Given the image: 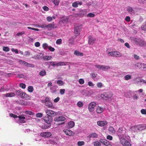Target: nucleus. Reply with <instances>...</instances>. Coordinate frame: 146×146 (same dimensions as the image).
Instances as JSON below:
<instances>
[{
  "label": "nucleus",
  "mask_w": 146,
  "mask_h": 146,
  "mask_svg": "<svg viewBox=\"0 0 146 146\" xmlns=\"http://www.w3.org/2000/svg\"><path fill=\"white\" fill-rule=\"evenodd\" d=\"M109 131L111 132L112 133H115V130L113 127H110L109 128Z\"/></svg>",
  "instance_id": "46"
},
{
  "label": "nucleus",
  "mask_w": 146,
  "mask_h": 146,
  "mask_svg": "<svg viewBox=\"0 0 146 146\" xmlns=\"http://www.w3.org/2000/svg\"><path fill=\"white\" fill-rule=\"evenodd\" d=\"M68 125L69 128H72L74 125V121H71L68 123Z\"/></svg>",
  "instance_id": "35"
},
{
  "label": "nucleus",
  "mask_w": 146,
  "mask_h": 146,
  "mask_svg": "<svg viewBox=\"0 0 146 146\" xmlns=\"http://www.w3.org/2000/svg\"><path fill=\"white\" fill-rule=\"evenodd\" d=\"M130 38L131 40L136 44L140 46H144L146 44L145 42L143 39L133 37H131Z\"/></svg>",
  "instance_id": "1"
},
{
  "label": "nucleus",
  "mask_w": 146,
  "mask_h": 146,
  "mask_svg": "<svg viewBox=\"0 0 146 146\" xmlns=\"http://www.w3.org/2000/svg\"><path fill=\"white\" fill-rule=\"evenodd\" d=\"M79 83L80 84H82L84 82V80L83 79L81 78L79 80Z\"/></svg>",
  "instance_id": "54"
},
{
  "label": "nucleus",
  "mask_w": 146,
  "mask_h": 146,
  "mask_svg": "<svg viewBox=\"0 0 146 146\" xmlns=\"http://www.w3.org/2000/svg\"><path fill=\"white\" fill-rule=\"evenodd\" d=\"M87 13L86 9L81 10L78 13L75 14V16L76 17H83Z\"/></svg>",
  "instance_id": "8"
},
{
  "label": "nucleus",
  "mask_w": 146,
  "mask_h": 146,
  "mask_svg": "<svg viewBox=\"0 0 146 146\" xmlns=\"http://www.w3.org/2000/svg\"><path fill=\"white\" fill-rule=\"evenodd\" d=\"M52 120V118L50 116H46L44 118V121L47 123L45 125V128H48L51 126V123Z\"/></svg>",
  "instance_id": "4"
},
{
  "label": "nucleus",
  "mask_w": 146,
  "mask_h": 146,
  "mask_svg": "<svg viewBox=\"0 0 146 146\" xmlns=\"http://www.w3.org/2000/svg\"><path fill=\"white\" fill-rule=\"evenodd\" d=\"M139 2L141 4H146V0H138Z\"/></svg>",
  "instance_id": "58"
},
{
  "label": "nucleus",
  "mask_w": 146,
  "mask_h": 146,
  "mask_svg": "<svg viewBox=\"0 0 146 146\" xmlns=\"http://www.w3.org/2000/svg\"><path fill=\"white\" fill-rule=\"evenodd\" d=\"M28 91L30 92H32L33 90V86H30L28 87Z\"/></svg>",
  "instance_id": "45"
},
{
  "label": "nucleus",
  "mask_w": 146,
  "mask_h": 146,
  "mask_svg": "<svg viewBox=\"0 0 146 146\" xmlns=\"http://www.w3.org/2000/svg\"><path fill=\"white\" fill-rule=\"evenodd\" d=\"M144 125V124L137 125L135 126L134 128L136 131L137 130H141L145 129Z\"/></svg>",
  "instance_id": "18"
},
{
  "label": "nucleus",
  "mask_w": 146,
  "mask_h": 146,
  "mask_svg": "<svg viewBox=\"0 0 146 146\" xmlns=\"http://www.w3.org/2000/svg\"><path fill=\"white\" fill-rule=\"evenodd\" d=\"M59 2L60 1L59 0H55L54 2H53V3L55 6H58L59 5Z\"/></svg>",
  "instance_id": "50"
},
{
  "label": "nucleus",
  "mask_w": 146,
  "mask_h": 146,
  "mask_svg": "<svg viewBox=\"0 0 146 146\" xmlns=\"http://www.w3.org/2000/svg\"><path fill=\"white\" fill-rule=\"evenodd\" d=\"M41 136L45 138H48L50 137L52 135L51 132H44L40 133Z\"/></svg>",
  "instance_id": "14"
},
{
  "label": "nucleus",
  "mask_w": 146,
  "mask_h": 146,
  "mask_svg": "<svg viewBox=\"0 0 146 146\" xmlns=\"http://www.w3.org/2000/svg\"><path fill=\"white\" fill-rule=\"evenodd\" d=\"M45 104L46 106L51 108H53L54 107L52 103L50 101L45 102Z\"/></svg>",
  "instance_id": "28"
},
{
  "label": "nucleus",
  "mask_w": 146,
  "mask_h": 146,
  "mask_svg": "<svg viewBox=\"0 0 146 146\" xmlns=\"http://www.w3.org/2000/svg\"><path fill=\"white\" fill-rule=\"evenodd\" d=\"M19 62L20 64H23L25 66H28L29 67H34V65L33 64L29 63L25 61H23L22 60H20Z\"/></svg>",
  "instance_id": "19"
},
{
  "label": "nucleus",
  "mask_w": 146,
  "mask_h": 146,
  "mask_svg": "<svg viewBox=\"0 0 146 146\" xmlns=\"http://www.w3.org/2000/svg\"><path fill=\"white\" fill-rule=\"evenodd\" d=\"M25 112L26 114L30 115H32L34 114L33 112L29 110L25 111Z\"/></svg>",
  "instance_id": "40"
},
{
  "label": "nucleus",
  "mask_w": 146,
  "mask_h": 146,
  "mask_svg": "<svg viewBox=\"0 0 146 146\" xmlns=\"http://www.w3.org/2000/svg\"><path fill=\"white\" fill-rule=\"evenodd\" d=\"M47 64L52 66H56V62H47Z\"/></svg>",
  "instance_id": "38"
},
{
  "label": "nucleus",
  "mask_w": 146,
  "mask_h": 146,
  "mask_svg": "<svg viewBox=\"0 0 146 146\" xmlns=\"http://www.w3.org/2000/svg\"><path fill=\"white\" fill-rule=\"evenodd\" d=\"M125 133V129L123 128H119L117 132V134L118 136L119 139H120V138H123L125 137L126 138V139L128 140L129 137V136H126L124 135V134Z\"/></svg>",
  "instance_id": "3"
},
{
  "label": "nucleus",
  "mask_w": 146,
  "mask_h": 146,
  "mask_svg": "<svg viewBox=\"0 0 146 146\" xmlns=\"http://www.w3.org/2000/svg\"><path fill=\"white\" fill-rule=\"evenodd\" d=\"M66 118L63 116L56 117L54 119V121H64Z\"/></svg>",
  "instance_id": "16"
},
{
  "label": "nucleus",
  "mask_w": 146,
  "mask_h": 146,
  "mask_svg": "<svg viewBox=\"0 0 146 146\" xmlns=\"http://www.w3.org/2000/svg\"><path fill=\"white\" fill-rule=\"evenodd\" d=\"M50 90L52 93H54L56 92V88L55 86H53L50 87Z\"/></svg>",
  "instance_id": "32"
},
{
  "label": "nucleus",
  "mask_w": 146,
  "mask_h": 146,
  "mask_svg": "<svg viewBox=\"0 0 146 146\" xmlns=\"http://www.w3.org/2000/svg\"><path fill=\"white\" fill-rule=\"evenodd\" d=\"M131 75L128 74L125 76L124 78L125 80H128L131 78Z\"/></svg>",
  "instance_id": "39"
},
{
  "label": "nucleus",
  "mask_w": 146,
  "mask_h": 146,
  "mask_svg": "<svg viewBox=\"0 0 146 146\" xmlns=\"http://www.w3.org/2000/svg\"><path fill=\"white\" fill-rule=\"evenodd\" d=\"M65 89H61L60 90V92L61 95H63L65 93Z\"/></svg>",
  "instance_id": "62"
},
{
  "label": "nucleus",
  "mask_w": 146,
  "mask_h": 146,
  "mask_svg": "<svg viewBox=\"0 0 146 146\" xmlns=\"http://www.w3.org/2000/svg\"><path fill=\"white\" fill-rule=\"evenodd\" d=\"M42 114L41 113H38L36 114V117H41L42 116Z\"/></svg>",
  "instance_id": "57"
},
{
  "label": "nucleus",
  "mask_w": 146,
  "mask_h": 146,
  "mask_svg": "<svg viewBox=\"0 0 146 146\" xmlns=\"http://www.w3.org/2000/svg\"><path fill=\"white\" fill-rule=\"evenodd\" d=\"M68 21V18L66 17H63L61 18V20L60 22V23H62L63 24H66Z\"/></svg>",
  "instance_id": "23"
},
{
  "label": "nucleus",
  "mask_w": 146,
  "mask_h": 146,
  "mask_svg": "<svg viewBox=\"0 0 146 146\" xmlns=\"http://www.w3.org/2000/svg\"><path fill=\"white\" fill-rule=\"evenodd\" d=\"M10 116L11 117H13L14 118H18V119H17L16 120L17 122L19 123H25V118L23 116L19 115L17 116V115L13 113L10 114Z\"/></svg>",
  "instance_id": "2"
},
{
  "label": "nucleus",
  "mask_w": 146,
  "mask_h": 146,
  "mask_svg": "<svg viewBox=\"0 0 146 146\" xmlns=\"http://www.w3.org/2000/svg\"><path fill=\"white\" fill-rule=\"evenodd\" d=\"M25 33V32L24 31H23L21 32H19L18 33L16 34V36H20L22 35H23Z\"/></svg>",
  "instance_id": "51"
},
{
  "label": "nucleus",
  "mask_w": 146,
  "mask_h": 146,
  "mask_svg": "<svg viewBox=\"0 0 146 146\" xmlns=\"http://www.w3.org/2000/svg\"><path fill=\"white\" fill-rule=\"evenodd\" d=\"M6 97H12L14 96L15 95V94L14 92L7 93L4 95Z\"/></svg>",
  "instance_id": "30"
},
{
  "label": "nucleus",
  "mask_w": 146,
  "mask_h": 146,
  "mask_svg": "<svg viewBox=\"0 0 146 146\" xmlns=\"http://www.w3.org/2000/svg\"><path fill=\"white\" fill-rule=\"evenodd\" d=\"M95 15L92 13H90L87 15V17H88L93 18L94 17Z\"/></svg>",
  "instance_id": "43"
},
{
  "label": "nucleus",
  "mask_w": 146,
  "mask_h": 146,
  "mask_svg": "<svg viewBox=\"0 0 146 146\" xmlns=\"http://www.w3.org/2000/svg\"><path fill=\"white\" fill-rule=\"evenodd\" d=\"M96 105V104L95 102H92L90 103L88 106V109L89 111L91 112L93 111Z\"/></svg>",
  "instance_id": "15"
},
{
  "label": "nucleus",
  "mask_w": 146,
  "mask_h": 146,
  "mask_svg": "<svg viewBox=\"0 0 146 146\" xmlns=\"http://www.w3.org/2000/svg\"><path fill=\"white\" fill-rule=\"evenodd\" d=\"M84 144V142L83 141H78V142L77 145L79 146H81Z\"/></svg>",
  "instance_id": "49"
},
{
  "label": "nucleus",
  "mask_w": 146,
  "mask_h": 146,
  "mask_svg": "<svg viewBox=\"0 0 146 146\" xmlns=\"http://www.w3.org/2000/svg\"><path fill=\"white\" fill-rule=\"evenodd\" d=\"M57 84L59 86H62L64 85V82L61 80H58L56 81Z\"/></svg>",
  "instance_id": "34"
},
{
  "label": "nucleus",
  "mask_w": 146,
  "mask_h": 146,
  "mask_svg": "<svg viewBox=\"0 0 146 146\" xmlns=\"http://www.w3.org/2000/svg\"><path fill=\"white\" fill-rule=\"evenodd\" d=\"M63 131L67 135L70 136L72 135L74 133L72 131L68 129L64 130Z\"/></svg>",
  "instance_id": "22"
},
{
  "label": "nucleus",
  "mask_w": 146,
  "mask_h": 146,
  "mask_svg": "<svg viewBox=\"0 0 146 146\" xmlns=\"http://www.w3.org/2000/svg\"><path fill=\"white\" fill-rule=\"evenodd\" d=\"M3 50L4 51L8 52L9 50V48L8 47L3 46Z\"/></svg>",
  "instance_id": "47"
},
{
  "label": "nucleus",
  "mask_w": 146,
  "mask_h": 146,
  "mask_svg": "<svg viewBox=\"0 0 146 146\" xmlns=\"http://www.w3.org/2000/svg\"><path fill=\"white\" fill-rule=\"evenodd\" d=\"M108 56L116 57H121L122 56L121 54L118 51H114L110 52L108 53Z\"/></svg>",
  "instance_id": "5"
},
{
  "label": "nucleus",
  "mask_w": 146,
  "mask_h": 146,
  "mask_svg": "<svg viewBox=\"0 0 146 146\" xmlns=\"http://www.w3.org/2000/svg\"><path fill=\"white\" fill-rule=\"evenodd\" d=\"M105 110V109L100 106H98L96 109V112L98 113H102Z\"/></svg>",
  "instance_id": "25"
},
{
  "label": "nucleus",
  "mask_w": 146,
  "mask_h": 146,
  "mask_svg": "<svg viewBox=\"0 0 146 146\" xmlns=\"http://www.w3.org/2000/svg\"><path fill=\"white\" fill-rule=\"evenodd\" d=\"M46 72L44 70H42L39 72V74L41 76H43L46 75Z\"/></svg>",
  "instance_id": "41"
},
{
  "label": "nucleus",
  "mask_w": 146,
  "mask_h": 146,
  "mask_svg": "<svg viewBox=\"0 0 146 146\" xmlns=\"http://www.w3.org/2000/svg\"><path fill=\"white\" fill-rule=\"evenodd\" d=\"M45 111L48 116H50L51 117L55 116L56 115V113L54 111L48 109L45 110Z\"/></svg>",
  "instance_id": "11"
},
{
  "label": "nucleus",
  "mask_w": 146,
  "mask_h": 146,
  "mask_svg": "<svg viewBox=\"0 0 146 146\" xmlns=\"http://www.w3.org/2000/svg\"><path fill=\"white\" fill-rule=\"evenodd\" d=\"M16 103L19 104L26 106L28 104V102L27 101L23 100H20L16 102Z\"/></svg>",
  "instance_id": "20"
},
{
  "label": "nucleus",
  "mask_w": 146,
  "mask_h": 146,
  "mask_svg": "<svg viewBox=\"0 0 146 146\" xmlns=\"http://www.w3.org/2000/svg\"><path fill=\"white\" fill-rule=\"evenodd\" d=\"M142 65H143V63L141 62L136 63L134 65L135 67H137L139 68H142Z\"/></svg>",
  "instance_id": "31"
},
{
  "label": "nucleus",
  "mask_w": 146,
  "mask_h": 146,
  "mask_svg": "<svg viewBox=\"0 0 146 146\" xmlns=\"http://www.w3.org/2000/svg\"><path fill=\"white\" fill-rule=\"evenodd\" d=\"M20 87L22 88L23 89H25L26 88V85L25 84L21 83L19 84Z\"/></svg>",
  "instance_id": "53"
},
{
  "label": "nucleus",
  "mask_w": 146,
  "mask_h": 146,
  "mask_svg": "<svg viewBox=\"0 0 146 146\" xmlns=\"http://www.w3.org/2000/svg\"><path fill=\"white\" fill-rule=\"evenodd\" d=\"M17 76L19 78H25V76L23 74H18L17 75Z\"/></svg>",
  "instance_id": "55"
},
{
  "label": "nucleus",
  "mask_w": 146,
  "mask_h": 146,
  "mask_svg": "<svg viewBox=\"0 0 146 146\" xmlns=\"http://www.w3.org/2000/svg\"><path fill=\"white\" fill-rule=\"evenodd\" d=\"M82 3L81 1H76L73 3H72V5L74 7H77L78 6V5H82Z\"/></svg>",
  "instance_id": "26"
},
{
  "label": "nucleus",
  "mask_w": 146,
  "mask_h": 146,
  "mask_svg": "<svg viewBox=\"0 0 146 146\" xmlns=\"http://www.w3.org/2000/svg\"><path fill=\"white\" fill-rule=\"evenodd\" d=\"M95 66L100 70H102L104 71L107 70L110 68L109 66L105 65H95Z\"/></svg>",
  "instance_id": "10"
},
{
  "label": "nucleus",
  "mask_w": 146,
  "mask_h": 146,
  "mask_svg": "<svg viewBox=\"0 0 146 146\" xmlns=\"http://www.w3.org/2000/svg\"><path fill=\"white\" fill-rule=\"evenodd\" d=\"M68 42L70 44L72 45L74 42V38H69L68 40Z\"/></svg>",
  "instance_id": "42"
},
{
  "label": "nucleus",
  "mask_w": 146,
  "mask_h": 146,
  "mask_svg": "<svg viewBox=\"0 0 146 146\" xmlns=\"http://www.w3.org/2000/svg\"><path fill=\"white\" fill-rule=\"evenodd\" d=\"M96 40V39L91 36L88 37V43L89 44H93Z\"/></svg>",
  "instance_id": "17"
},
{
  "label": "nucleus",
  "mask_w": 146,
  "mask_h": 146,
  "mask_svg": "<svg viewBox=\"0 0 146 146\" xmlns=\"http://www.w3.org/2000/svg\"><path fill=\"white\" fill-rule=\"evenodd\" d=\"M62 40L61 39H58L56 42V43L58 44H60L62 43Z\"/></svg>",
  "instance_id": "56"
},
{
  "label": "nucleus",
  "mask_w": 146,
  "mask_h": 146,
  "mask_svg": "<svg viewBox=\"0 0 146 146\" xmlns=\"http://www.w3.org/2000/svg\"><path fill=\"white\" fill-rule=\"evenodd\" d=\"M125 137L121 138L120 137L119 140L120 143L123 146H131V145L129 142L126 140Z\"/></svg>",
  "instance_id": "6"
},
{
  "label": "nucleus",
  "mask_w": 146,
  "mask_h": 146,
  "mask_svg": "<svg viewBox=\"0 0 146 146\" xmlns=\"http://www.w3.org/2000/svg\"><path fill=\"white\" fill-rule=\"evenodd\" d=\"M67 63V62H56V66H65L66 65V64Z\"/></svg>",
  "instance_id": "33"
},
{
  "label": "nucleus",
  "mask_w": 146,
  "mask_h": 146,
  "mask_svg": "<svg viewBox=\"0 0 146 146\" xmlns=\"http://www.w3.org/2000/svg\"><path fill=\"white\" fill-rule=\"evenodd\" d=\"M56 28V27H54V23L46 25V29L49 30H51L52 29L55 28Z\"/></svg>",
  "instance_id": "27"
},
{
  "label": "nucleus",
  "mask_w": 146,
  "mask_h": 146,
  "mask_svg": "<svg viewBox=\"0 0 146 146\" xmlns=\"http://www.w3.org/2000/svg\"><path fill=\"white\" fill-rule=\"evenodd\" d=\"M97 124L98 125L100 126H103L107 124V121H99L97 122Z\"/></svg>",
  "instance_id": "24"
},
{
  "label": "nucleus",
  "mask_w": 146,
  "mask_h": 146,
  "mask_svg": "<svg viewBox=\"0 0 146 146\" xmlns=\"http://www.w3.org/2000/svg\"><path fill=\"white\" fill-rule=\"evenodd\" d=\"M99 141L100 143H102L106 146H112L110 142L106 139H101Z\"/></svg>",
  "instance_id": "13"
},
{
  "label": "nucleus",
  "mask_w": 146,
  "mask_h": 146,
  "mask_svg": "<svg viewBox=\"0 0 146 146\" xmlns=\"http://www.w3.org/2000/svg\"><path fill=\"white\" fill-rule=\"evenodd\" d=\"M94 145L95 146H100V143L99 142L96 141L94 142Z\"/></svg>",
  "instance_id": "52"
},
{
  "label": "nucleus",
  "mask_w": 146,
  "mask_h": 146,
  "mask_svg": "<svg viewBox=\"0 0 146 146\" xmlns=\"http://www.w3.org/2000/svg\"><path fill=\"white\" fill-rule=\"evenodd\" d=\"M42 47L44 49H46L48 48L49 46L48 44L46 43H44L42 44Z\"/></svg>",
  "instance_id": "44"
},
{
  "label": "nucleus",
  "mask_w": 146,
  "mask_h": 146,
  "mask_svg": "<svg viewBox=\"0 0 146 146\" xmlns=\"http://www.w3.org/2000/svg\"><path fill=\"white\" fill-rule=\"evenodd\" d=\"M141 28L142 30L146 31V22L145 23V24L144 25L142 26Z\"/></svg>",
  "instance_id": "64"
},
{
  "label": "nucleus",
  "mask_w": 146,
  "mask_h": 146,
  "mask_svg": "<svg viewBox=\"0 0 146 146\" xmlns=\"http://www.w3.org/2000/svg\"><path fill=\"white\" fill-rule=\"evenodd\" d=\"M83 103L81 101H79L77 103V106L80 108L82 107L83 106Z\"/></svg>",
  "instance_id": "48"
},
{
  "label": "nucleus",
  "mask_w": 146,
  "mask_h": 146,
  "mask_svg": "<svg viewBox=\"0 0 146 146\" xmlns=\"http://www.w3.org/2000/svg\"><path fill=\"white\" fill-rule=\"evenodd\" d=\"M42 8L45 11H47L49 10V8L47 6H45L42 7Z\"/></svg>",
  "instance_id": "59"
},
{
  "label": "nucleus",
  "mask_w": 146,
  "mask_h": 146,
  "mask_svg": "<svg viewBox=\"0 0 146 146\" xmlns=\"http://www.w3.org/2000/svg\"><path fill=\"white\" fill-rule=\"evenodd\" d=\"M113 96V94L111 92H108L105 93L102 95V97L105 100H107L111 98Z\"/></svg>",
  "instance_id": "7"
},
{
  "label": "nucleus",
  "mask_w": 146,
  "mask_h": 146,
  "mask_svg": "<svg viewBox=\"0 0 146 146\" xmlns=\"http://www.w3.org/2000/svg\"><path fill=\"white\" fill-rule=\"evenodd\" d=\"M98 137V134L95 133H92L90 134L88 136V137L90 138H96Z\"/></svg>",
  "instance_id": "29"
},
{
  "label": "nucleus",
  "mask_w": 146,
  "mask_h": 146,
  "mask_svg": "<svg viewBox=\"0 0 146 146\" xmlns=\"http://www.w3.org/2000/svg\"><path fill=\"white\" fill-rule=\"evenodd\" d=\"M22 92V91L20 90H18L16 91V93L18 96H20Z\"/></svg>",
  "instance_id": "60"
},
{
  "label": "nucleus",
  "mask_w": 146,
  "mask_h": 146,
  "mask_svg": "<svg viewBox=\"0 0 146 146\" xmlns=\"http://www.w3.org/2000/svg\"><path fill=\"white\" fill-rule=\"evenodd\" d=\"M74 54L78 56H82L83 55V53H82L80 52L77 50H75L74 51Z\"/></svg>",
  "instance_id": "36"
},
{
  "label": "nucleus",
  "mask_w": 146,
  "mask_h": 146,
  "mask_svg": "<svg viewBox=\"0 0 146 146\" xmlns=\"http://www.w3.org/2000/svg\"><path fill=\"white\" fill-rule=\"evenodd\" d=\"M103 86L101 82H98L97 84V86L99 88H101Z\"/></svg>",
  "instance_id": "61"
},
{
  "label": "nucleus",
  "mask_w": 146,
  "mask_h": 146,
  "mask_svg": "<svg viewBox=\"0 0 146 146\" xmlns=\"http://www.w3.org/2000/svg\"><path fill=\"white\" fill-rule=\"evenodd\" d=\"M127 11L130 14L133 15H134L136 12L137 8H132V7L129 6L127 8Z\"/></svg>",
  "instance_id": "9"
},
{
  "label": "nucleus",
  "mask_w": 146,
  "mask_h": 146,
  "mask_svg": "<svg viewBox=\"0 0 146 146\" xmlns=\"http://www.w3.org/2000/svg\"><path fill=\"white\" fill-rule=\"evenodd\" d=\"M21 98L26 99L29 100L30 99L29 96L25 93L22 92L20 96Z\"/></svg>",
  "instance_id": "21"
},
{
  "label": "nucleus",
  "mask_w": 146,
  "mask_h": 146,
  "mask_svg": "<svg viewBox=\"0 0 146 146\" xmlns=\"http://www.w3.org/2000/svg\"><path fill=\"white\" fill-rule=\"evenodd\" d=\"M48 50L51 51L53 52L54 51L55 49L54 48L52 47L51 46H49L48 47Z\"/></svg>",
  "instance_id": "63"
},
{
  "label": "nucleus",
  "mask_w": 146,
  "mask_h": 146,
  "mask_svg": "<svg viewBox=\"0 0 146 146\" xmlns=\"http://www.w3.org/2000/svg\"><path fill=\"white\" fill-rule=\"evenodd\" d=\"M82 27L80 25H76L74 29V33L78 35L80 34Z\"/></svg>",
  "instance_id": "12"
},
{
  "label": "nucleus",
  "mask_w": 146,
  "mask_h": 146,
  "mask_svg": "<svg viewBox=\"0 0 146 146\" xmlns=\"http://www.w3.org/2000/svg\"><path fill=\"white\" fill-rule=\"evenodd\" d=\"M51 56H46L43 57V59L44 60H50L52 58Z\"/></svg>",
  "instance_id": "37"
}]
</instances>
